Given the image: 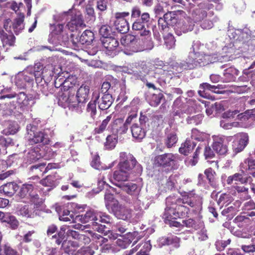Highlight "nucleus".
Here are the masks:
<instances>
[{"instance_id": "a18cd8bd", "label": "nucleus", "mask_w": 255, "mask_h": 255, "mask_svg": "<svg viewBox=\"0 0 255 255\" xmlns=\"http://www.w3.org/2000/svg\"><path fill=\"white\" fill-rule=\"evenodd\" d=\"M232 198L230 195L222 194L217 200L218 204L221 207L229 206L231 203Z\"/></svg>"}, {"instance_id": "e2e57ef3", "label": "nucleus", "mask_w": 255, "mask_h": 255, "mask_svg": "<svg viewBox=\"0 0 255 255\" xmlns=\"http://www.w3.org/2000/svg\"><path fill=\"white\" fill-rule=\"evenodd\" d=\"M0 255H19L16 251L10 247L4 246L3 249L0 246Z\"/></svg>"}, {"instance_id": "5fc2aeb1", "label": "nucleus", "mask_w": 255, "mask_h": 255, "mask_svg": "<svg viewBox=\"0 0 255 255\" xmlns=\"http://www.w3.org/2000/svg\"><path fill=\"white\" fill-rule=\"evenodd\" d=\"M15 83L16 86L20 89L25 88L27 85L24 81V77L22 76L20 72L17 73L15 76Z\"/></svg>"}, {"instance_id": "2f4dec72", "label": "nucleus", "mask_w": 255, "mask_h": 255, "mask_svg": "<svg viewBox=\"0 0 255 255\" xmlns=\"http://www.w3.org/2000/svg\"><path fill=\"white\" fill-rule=\"evenodd\" d=\"M195 145V143L193 141L190 139H187L185 142L181 144L179 151L181 154L188 155L194 149Z\"/></svg>"}, {"instance_id": "4be33fe9", "label": "nucleus", "mask_w": 255, "mask_h": 255, "mask_svg": "<svg viewBox=\"0 0 255 255\" xmlns=\"http://www.w3.org/2000/svg\"><path fill=\"white\" fill-rule=\"evenodd\" d=\"M250 177H248L241 172L236 173L234 174L229 176L227 179V183L229 185L232 184H237L240 183L244 184L248 181Z\"/></svg>"}, {"instance_id": "ea45409f", "label": "nucleus", "mask_w": 255, "mask_h": 255, "mask_svg": "<svg viewBox=\"0 0 255 255\" xmlns=\"http://www.w3.org/2000/svg\"><path fill=\"white\" fill-rule=\"evenodd\" d=\"M70 40V38L67 34L65 33L64 31L59 36H58L56 38L49 39V41L53 44L55 45H65L66 43Z\"/></svg>"}, {"instance_id": "b1692460", "label": "nucleus", "mask_w": 255, "mask_h": 255, "mask_svg": "<svg viewBox=\"0 0 255 255\" xmlns=\"http://www.w3.org/2000/svg\"><path fill=\"white\" fill-rule=\"evenodd\" d=\"M101 40L103 46L109 51H114L119 45L118 40L113 37L102 38Z\"/></svg>"}, {"instance_id": "1a4fd4ad", "label": "nucleus", "mask_w": 255, "mask_h": 255, "mask_svg": "<svg viewBox=\"0 0 255 255\" xmlns=\"http://www.w3.org/2000/svg\"><path fill=\"white\" fill-rule=\"evenodd\" d=\"M58 105L64 108H68L71 111H75L77 113H80L78 103L76 101V97L74 95H70L68 92L63 93L59 95L58 98Z\"/></svg>"}, {"instance_id": "6e6d98bb", "label": "nucleus", "mask_w": 255, "mask_h": 255, "mask_svg": "<svg viewBox=\"0 0 255 255\" xmlns=\"http://www.w3.org/2000/svg\"><path fill=\"white\" fill-rule=\"evenodd\" d=\"M97 221L103 223L109 224L111 222V217L105 213L98 212L97 213Z\"/></svg>"}, {"instance_id": "393cba45", "label": "nucleus", "mask_w": 255, "mask_h": 255, "mask_svg": "<svg viewBox=\"0 0 255 255\" xmlns=\"http://www.w3.org/2000/svg\"><path fill=\"white\" fill-rule=\"evenodd\" d=\"M43 71H36V72H33L34 77L37 86L42 92L45 95H47L48 85L45 81H43Z\"/></svg>"}, {"instance_id": "cd10ccee", "label": "nucleus", "mask_w": 255, "mask_h": 255, "mask_svg": "<svg viewBox=\"0 0 255 255\" xmlns=\"http://www.w3.org/2000/svg\"><path fill=\"white\" fill-rule=\"evenodd\" d=\"M195 194L193 191H191L188 193H185L184 195L182 196V198H176V201H177L179 203L182 204H187L189 206L193 207L194 206V199Z\"/></svg>"}, {"instance_id": "f8f14e48", "label": "nucleus", "mask_w": 255, "mask_h": 255, "mask_svg": "<svg viewBox=\"0 0 255 255\" xmlns=\"http://www.w3.org/2000/svg\"><path fill=\"white\" fill-rule=\"evenodd\" d=\"M214 5L209 3H200L197 7L193 9L191 12V16L195 22H200L207 15V10L212 9Z\"/></svg>"}, {"instance_id": "49530a36", "label": "nucleus", "mask_w": 255, "mask_h": 255, "mask_svg": "<svg viewBox=\"0 0 255 255\" xmlns=\"http://www.w3.org/2000/svg\"><path fill=\"white\" fill-rule=\"evenodd\" d=\"M164 44L166 48L170 49L175 47V40L174 36L171 33H167L164 37Z\"/></svg>"}, {"instance_id": "f257e3e1", "label": "nucleus", "mask_w": 255, "mask_h": 255, "mask_svg": "<svg viewBox=\"0 0 255 255\" xmlns=\"http://www.w3.org/2000/svg\"><path fill=\"white\" fill-rule=\"evenodd\" d=\"M120 158L119 169L114 172L112 182L128 194L136 195L139 191L137 185L127 181L129 172L133 167L136 168L138 173H140L142 171V167L140 164H136L135 158L130 154L121 152Z\"/></svg>"}, {"instance_id": "58836bf2", "label": "nucleus", "mask_w": 255, "mask_h": 255, "mask_svg": "<svg viewBox=\"0 0 255 255\" xmlns=\"http://www.w3.org/2000/svg\"><path fill=\"white\" fill-rule=\"evenodd\" d=\"M18 189L17 184L14 182L8 183L2 187V190L5 195L11 196Z\"/></svg>"}, {"instance_id": "9b49d317", "label": "nucleus", "mask_w": 255, "mask_h": 255, "mask_svg": "<svg viewBox=\"0 0 255 255\" xmlns=\"http://www.w3.org/2000/svg\"><path fill=\"white\" fill-rule=\"evenodd\" d=\"M129 12H118L115 13V16L116 20L114 22V25L116 29L121 33H126L129 29L128 22L126 19L127 17L129 16Z\"/></svg>"}, {"instance_id": "20e7f679", "label": "nucleus", "mask_w": 255, "mask_h": 255, "mask_svg": "<svg viewBox=\"0 0 255 255\" xmlns=\"http://www.w3.org/2000/svg\"><path fill=\"white\" fill-rule=\"evenodd\" d=\"M97 211L94 210H90L86 212L83 215H77L75 218L73 214H70V212L68 210H64L62 215H59V219L60 221L68 222L72 221V222H80L82 223H86L92 221V225L94 222L97 221Z\"/></svg>"}, {"instance_id": "a19ab883", "label": "nucleus", "mask_w": 255, "mask_h": 255, "mask_svg": "<svg viewBox=\"0 0 255 255\" xmlns=\"http://www.w3.org/2000/svg\"><path fill=\"white\" fill-rule=\"evenodd\" d=\"M179 239L177 237L170 235L166 238H163L162 244L164 245H172L175 248H178L179 247Z\"/></svg>"}, {"instance_id": "39448f33", "label": "nucleus", "mask_w": 255, "mask_h": 255, "mask_svg": "<svg viewBox=\"0 0 255 255\" xmlns=\"http://www.w3.org/2000/svg\"><path fill=\"white\" fill-rule=\"evenodd\" d=\"M150 24V15L147 12H143L140 18L136 19L132 25V29L134 31H137L141 36L146 38L150 37L151 32L149 25Z\"/></svg>"}, {"instance_id": "052dcab7", "label": "nucleus", "mask_w": 255, "mask_h": 255, "mask_svg": "<svg viewBox=\"0 0 255 255\" xmlns=\"http://www.w3.org/2000/svg\"><path fill=\"white\" fill-rule=\"evenodd\" d=\"M29 199L30 202L34 204V207H39L43 203V200L40 198L36 194H29Z\"/></svg>"}, {"instance_id": "f3484780", "label": "nucleus", "mask_w": 255, "mask_h": 255, "mask_svg": "<svg viewBox=\"0 0 255 255\" xmlns=\"http://www.w3.org/2000/svg\"><path fill=\"white\" fill-rule=\"evenodd\" d=\"M93 98L95 99L100 109L105 110L109 109L114 102V99L110 94L103 95L95 92L93 93Z\"/></svg>"}, {"instance_id": "0eeeda50", "label": "nucleus", "mask_w": 255, "mask_h": 255, "mask_svg": "<svg viewBox=\"0 0 255 255\" xmlns=\"http://www.w3.org/2000/svg\"><path fill=\"white\" fill-rule=\"evenodd\" d=\"M200 57L197 58L194 62L192 63H188L185 65V68L187 70L193 69L198 66H204L210 63H213L217 61H228L229 57L227 55H223L220 57H214V59H210V55H206L202 53L200 54Z\"/></svg>"}, {"instance_id": "e433bc0d", "label": "nucleus", "mask_w": 255, "mask_h": 255, "mask_svg": "<svg viewBox=\"0 0 255 255\" xmlns=\"http://www.w3.org/2000/svg\"><path fill=\"white\" fill-rule=\"evenodd\" d=\"M94 39V34L90 30H85L80 36V42L82 45L89 44Z\"/></svg>"}, {"instance_id": "09e8293b", "label": "nucleus", "mask_w": 255, "mask_h": 255, "mask_svg": "<svg viewBox=\"0 0 255 255\" xmlns=\"http://www.w3.org/2000/svg\"><path fill=\"white\" fill-rule=\"evenodd\" d=\"M207 137V135L205 132H200L197 129H193L191 133L192 139H194L198 141H203Z\"/></svg>"}, {"instance_id": "473e14b6", "label": "nucleus", "mask_w": 255, "mask_h": 255, "mask_svg": "<svg viewBox=\"0 0 255 255\" xmlns=\"http://www.w3.org/2000/svg\"><path fill=\"white\" fill-rule=\"evenodd\" d=\"M78 246L77 242L71 241H64L62 244V249L68 254H73L75 249Z\"/></svg>"}, {"instance_id": "3c124183", "label": "nucleus", "mask_w": 255, "mask_h": 255, "mask_svg": "<svg viewBox=\"0 0 255 255\" xmlns=\"http://www.w3.org/2000/svg\"><path fill=\"white\" fill-rule=\"evenodd\" d=\"M175 203L179 218L186 215L189 211V208L184 205V204L179 203L177 201H176Z\"/></svg>"}, {"instance_id": "0e129e2a", "label": "nucleus", "mask_w": 255, "mask_h": 255, "mask_svg": "<svg viewBox=\"0 0 255 255\" xmlns=\"http://www.w3.org/2000/svg\"><path fill=\"white\" fill-rule=\"evenodd\" d=\"M194 24L193 23H189L188 21L184 22L181 26L180 23H178L176 25L177 28H180L181 30L184 33L187 32L189 31L193 30L194 27Z\"/></svg>"}, {"instance_id": "a878e982", "label": "nucleus", "mask_w": 255, "mask_h": 255, "mask_svg": "<svg viewBox=\"0 0 255 255\" xmlns=\"http://www.w3.org/2000/svg\"><path fill=\"white\" fill-rule=\"evenodd\" d=\"M128 127L124 123L122 119L115 120L112 125V129L113 132L120 134L125 133L128 129Z\"/></svg>"}, {"instance_id": "72a5a7b5", "label": "nucleus", "mask_w": 255, "mask_h": 255, "mask_svg": "<svg viewBox=\"0 0 255 255\" xmlns=\"http://www.w3.org/2000/svg\"><path fill=\"white\" fill-rule=\"evenodd\" d=\"M235 192L232 194L235 196H238L242 200H246L250 198V196L248 194V188L244 186H236L234 187Z\"/></svg>"}, {"instance_id": "7ed1b4c3", "label": "nucleus", "mask_w": 255, "mask_h": 255, "mask_svg": "<svg viewBox=\"0 0 255 255\" xmlns=\"http://www.w3.org/2000/svg\"><path fill=\"white\" fill-rule=\"evenodd\" d=\"M13 98H15L16 101V104L12 105L11 108L12 109H18V113L28 111L34 104L32 97H28L23 92H20L17 95L15 93H11L0 97V99Z\"/></svg>"}, {"instance_id": "37998d69", "label": "nucleus", "mask_w": 255, "mask_h": 255, "mask_svg": "<svg viewBox=\"0 0 255 255\" xmlns=\"http://www.w3.org/2000/svg\"><path fill=\"white\" fill-rule=\"evenodd\" d=\"M40 183L47 187H55L57 184L56 175H49L40 181Z\"/></svg>"}, {"instance_id": "603ef678", "label": "nucleus", "mask_w": 255, "mask_h": 255, "mask_svg": "<svg viewBox=\"0 0 255 255\" xmlns=\"http://www.w3.org/2000/svg\"><path fill=\"white\" fill-rule=\"evenodd\" d=\"M97 103L95 99L90 101L87 105V112L90 114L91 117L94 118L97 113L96 104Z\"/></svg>"}, {"instance_id": "aec40b11", "label": "nucleus", "mask_w": 255, "mask_h": 255, "mask_svg": "<svg viewBox=\"0 0 255 255\" xmlns=\"http://www.w3.org/2000/svg\"><path fill=\"white\" fill-rule=\"evenodd\" d=\"M85 26L86 25L84 23L82 15L79 13L73 16L71 20L66 25V27L71 31H74L79 27Z\"/></svg>"}, {"instance_id": "ddd939ff", "label": "nucleus", "mask_w": 255, "mask_h": 255, "mask_svg": "<svg viewBox=\"0 0 255 255\" xmlns=\"http://www.w3.org/2000/svg\"><path fill=\"white\" fill-rule=\"evenodd\" d=\"M40 150L38 148H34L31 149L26 155V159L28 162L31 163L40 159L41 157H43L45 159H49L54 156L55 153L51 148H47L46 153L42 155L40 153Z\"/></svg>"}, {"instance_id": "4d7b16f0", "label": "nucleus", "mask_w": 255, "mask_h": 255, "mask_svg": "<svg viewBox=\"0 0 255 255\" xmlns=\"http://www.w3.org/2000/svg\"><path fill=\"white\" fill-rule=\"evenodd\" d=\"M105 201L107 209L109 211H110L112 209L114 201L118 200L114 199L113 194L106 193L105 195Z\"/></svg>"}, {"instance_id": "f03ea898", "label": "nucleus", "mask_w": 255, "mask_h": 255, "mask_svg": "<svg viewBox=\"0 0 255 255\" xmlns=\"http://www.w3.org/2000/svg\"><path fill=\"white\" fill-rule=\"evenodd\" d=\"M146 41L137 39L134 35H127L121 40L122 43L127 47L125 53L130 55L132 53L143 51L144 50H151L154 45L151 38L145 37Z\"/></svg>"}, {"instance_id": "9d476101", "label": "nucleus", "mask_w": 255, "mask_h": 255, "mask_svg": "<svg viewBox=\"0 0 255 255\" xmlns=\"http://www.w3.org/2000/svg\"><path fill=\"white\" fill-rule=\"evenodd\" d=\"M175 202L176 198L174 196L168 197L166 199V208L165 209L163 218L166 223L167 221L175 220L179 218Z\"/></svg>"}, {"instance_id": "79ce46f5", "label": "nucleus", "mask_w": 255, "mask_h": 255, "mask_svg": "<svg viewBox=\"0 0 255 255\" xmlns=\"http://www.w3.org/2000/svg\"><path fill=\"white\" fill-rule=\"evenodd\" d=\"M163 18L169 25L174 26L177 24L178 15L174 11H170L164 14Z\"/></svg>"}, {"instance_id": "338daca9", "label": "nucleus", "mask_w": 255, "mask_h": 255, "mask_svg": "<svg viewBox=\"0 0 255 255\" xmlns=\"http://www.w3.org/2000/svg\"><path fill=\"white\" fill-rule=\"evenodd\" d=\"M85 13L87 15V18L89 21L93 22L95 19L94 8L90 6H87L85 9Z\"/></svg>"}, {"instance_id": "412c9836", "label": "nucleus", "mask_w": 255, "mask_h": 255, "mask_svg": "<svg viewBox=\"0 0 255 255\" xmlns=\"http://www.w3.org/2000/svg\"><path fill=\"white\" fill-rule=\"evenodd\" d=\"M89 92V88L86 85H82L77 90L76 101L78 103L79 109L82 111V106L83 103L85 102Z\"/></svg>"}, {"instance_id": "864d4df0", "label": "nucleus", "mask_w": 255, "mask_h": 255, "mask_svg": "<svg viewBox=\"0 0 255 255\" xmlns=\"http://www.w3.org/2000/svg\"><path fill=\"white\" fill-rule=\"evenodd\" d=\"M63 25L62 24H59L55 25L54 29L50 33L49 39H54V38H56L58 36L60 35L62 33H63Z\"/></svg>"}, {"instance_id": "de8ad7c7", "label": "nucleus", "mask_w": 255, "mask_h": 255, "mask_svg": "<svg viewBox=\"0 0 255 255\" xmlns=\"http://www.w3.org/2000/svg\"><path fill=\"white\" fill-rule=\"evenodd\" d=\"M177 141V137L174 132H172L167 134L165 139V144L168 147L174 146Z\"/></svg>"}, {"instance_id": "f704fd0d", "label": "nucleus", "mask_w": 255, "mask_h": 255, "mask_svg": "<svg viewBox=\"0 0 255 255\" xmlns=\"http://www.w3.org/2000/svg\"><path fill=\"white\" fill-rule=\"evenodd\" d=\"M241 204V203L239 201H236L234 203L230 204V206L225 208L222 211V214L224 216H228V214H231V215L234 214L238 211Z\"/></svg>"}, {"instance_id": "a211bd4d", "label": "nucleus", "mask_w": 255, "mask_h": 255, "mask_svg": "<svg viewBox=\"0 0 255 255\" xmlns=\"http://www.w3.org/2000/svg\"><path fill=\"white\" fill-rule=\"evenodd\" d=\"M187 112L188 106L181 101V99L180 97L177 98L173 103L171 116L180 118L183 116L184 114Z\"/></svg>"}, {"instance_id": "7c9ffc66", "label": "nucleus", "mask_w": 255, "mask_h": 255, "mask_svg": "<svg viewBox=\"0 0 255 255\" xmlns=\"http://www.w3.org/2000/svg\"><path fill=\"white\" fill-rule=\"evenodd\" d=\"M0 37L3 46H12L15 41V37L12 34H8L3 30H0Z\"/></svg>"}, {"instance_id": "6e6552de", "label": "nucleus", "mask_w": 255, "mask_h": 255, "mask_svg": "<svg viewBox=\"0 0 255 255\" xmlns=\"http://www.w3.org/2000/svg\"><path fill=\"white\" fill-rule=\"evenodd\" d=\"M37 128L36 126L31 124L27 125L26 131L27 133V138L30 143H42L44 144H47L49 142L48 135L43 131H36Z\"/></svg>"}, {"instance_id": "8fccbe9b", "label": "nucleus", "mask_w": 255, "mask_h": 255, "mask_svg": "<svg viewBox=\"0 0 255 255\" xmlns=\"http://www.w3.org/2000/svg\"><path fill=\"white\" fill-rule=\"evenodd\" d=\"M32 213L31 207H29L28 205H24L21 207L18 211V215L27 218L31 217Z\"/></svg>"}, {"instance_id": "c03bdc74", "label": "nucleus", "mask_w": 255, "mask_h": 255, "mask_svg": "<svg viewBox=\"0 0 255 255\" xmlns=\"http://www.w3.org/2000/svg\"><path fill=\"white\" fill-rule=\"evenodd\" d=\"M33 186L31 184H24L21 187L19 192V196L21 198L25 197H29V194H33L32 192L33 191Z\"/></svg>"}, {"instance_id": "4c0bfd02", "label": "nucleus", "mask_w": 255, "mask_h": 255, "mask_svg": "<svg viewBox=\"0 0 255 255\" xmlns=\"http://www.w3.org/2000/svg\"><path fill=\"white\" fill-rule=\"evenodd\" d=\"M255 168V161L250 159H246L240 164V171L246 176V172L247 170Z\"/></svg>"}, {"instance_id": "bb28decb", "label": "nucleus", "mask_w": 255, "mask_h": 255, "mask_svg": "<svg viewBox=\"0 0 255 255\" xmlns=\"http://www.w3.org/2000/svg\"><path fill=\"white\" fill-rule=\"evenodd\" d=\"M131 131L133 138L138 140L143 139L145 136L144 127L139 126L138 124H134L131 127Z\"/></svg>"}, {"instance_id": "dca6fc26", "label": "nucleus", "mask_w": 255, "mask_h": 255, "mask_svg": "<svg viewBox=\"0 0 255 255\" xmlns=\"http://www.w3.org/2000/svg\"><path fill=\"white\" fill-rule=\"evenodd\" d=\"M228 138L224 136H213L212 147L218 154L225 155L228 152Z\"/></svg>"}, {"instance_id": "774afa93", "label": "nucleus", "mask_w": 255, "mask_h": 255, "mask_svg": "<svg viewBox=\"0 0 255 255\" xmlns=\"http://www.w3.org/2000/svg\"><path fill=\"white\" fill-rule=\"evenodd\" d=\"M94 252L89 247L82 248L77 251L75 255H93Z\"/></svg>"}, {"instance_id": "4468645a", "label": "nucleus", "mask_w": 255, "mask_h": 255, "mask_svg": "<svg viewBox=\"0 0 255 255\" xmlns=\"http://www.w3.org/2000/svg\"><path fill=\"white\" fill-rule=\"evenodd\" d=\"M111 211L118 219L127 220L131 217V210L120 204L118 201H115L113 204Z\"/></svg>"}, {"instance_id": "13d9d810", "label": "nucleus", "mask_w": 255, "mask_h": 255, "mask_svg": "<svg viewBox=\"0 0 255 255\" xmlns=\"http://www.w3.org/2000/svg\"><path fill=\"white\" fill-rule=\"evenodd\" d=\"M22 76L24 77L25 82L27 84L32 85L33 83V72H29L28 71H23L20 72Z\"/></svg>"}, {"instance_id": "c85d7f7f", "label": "nucleus", "mask_w": 255, "mask_h": 255, "mask_svg": "<svg viewBox=\"0 0 255 255\" xmlns=\"http://www.w3.org/2000/svg\"><path fill=\"white\" fill-rule=\"evenodd\" d=\"M24 15L23 13H20L18 17L16 18L12 23V29L15 34L17 35L20 33L24 28L23 23Z\"/></svg>"}, {"instance_id": "c9c22d12", "label": "nucleus", "mask_w": 255, "mask_h": 255, "mask_svg": "<svg viewBox=\"0 0 255 255\" xmlns=\"http://www.w3.org/2000/svg\"><path fill=\"white\" fill-rule=\"evenodd\" d=\"M234 222L239 227L245 228L251 224V221L247 216L241 215L236 217Z\"/></svg>"}, {"instance_id": "5701e85b", "label": "nucleus", "mask_w": 255, "mask_h": 255, "mask_svg": "<svg viewBox=\"0 0 255 255\" xmlns=\"http://www.w3.org/2000/svg\"><path fill=\"white\" fill-rule=\"evenodd\" d=\"M0 220L2 222H5L8 224L13 229L17 228L19 225V222L15 217L11 215L9 213L1 212Z\"/></svg>"}, {"instance_id": "680f3d73", "label": "nucleus", "mask_w": 255, "mask_h": 255, "mask_svg": "<svg viewBox=\"0 0 255 255\" xmlns=\"http://www.w3.org/2000/svg\"><path fill=\"white\" fill-rule=\"evenodd\" d=\"M117 140L115 136L108 135L106 138L105 145L108 149H112L115 147Z\"/></svg>"}, {"instance_id": "423d86ee", "label": "nucleus", "mask_w": 255, "mask_h": 255, "mask_svg": "<svg viewBox=\"0 0 255 255\" xmlns=\"http://www.w3.org/2000/svg\"><path fill=\"white\" fill-rule=\"evenodd\" d=\"M201 46V44L199 41H194L186 60L180 62H176L173 65V68L178 73H180L183 70H187V68H185V65H187L188 63H192L197 59V58L200 57L201 53L199 50H200Z\"/></svg>"}, {"instance_id": "bf43d9fd", "label": "nucleus", "mask_w": 255, "mask_h": 255, "mask_svg": "<svg viewBox=\"0 0 255 255\" xmlns=\"http://www.w3.org/2000/svg\"><path fill=\"white\" fill-rule=\"evenodd\" d=\"M182 223L185 226L189 228L192 227L195 230H197L199 228H198V226H200V228H202L203 226V223L201 222H200L198 225H196L195 221L192 219L182 220Z\"/></svg>"}, {"instance_id": "69168bd1", "label": "nucleus", "mask_w": 255, "mask_h": 255, "mask_svg": "<svg viewBox=\"0 0 255 255\" xmlns=\"http://www.w3.org/2000/svg\"><path fill=\"white\" fill-rule=\"evenodd\" d=\"M225 101L216 102L212 104V108L215 110V114L222 112L225 110Z\"/></svg>"}, {"instance_id": "6ab92c4d", "label": "nucleus", "mask_w": 255, "mask_h": 255, "mask_svg": "<svg viewBox=\"0 0 255 255\" xmlns=\"http://www.w3.org/2000/svg\"><path fill=\"white\" fill-rule=\"evenodd\" d=\"M249 136L246 133H242L236 136V140L233 142V149L236 153L242 151L248 143Z\"/></svg>"}, {"instance_id": "c756f323", "label": "nucleus", "mask_w": 255, "mask_h": 255, "mask_svg": "<svg viewBox=\"0 0 255 255\" xmlns=\"http://www.w3.org/2000/svg\"><path fill=\"white\" fill-rule=\"evenodd\" d=\"M239 71L234 67H230L226 69L223 75V81L225 82H230L236 80V76L238 75Z\"/></svg>"}, {"instance_id": "2eb2a0df", "label": "nucleus", "mask_w": 255, "mask_h": 255, "mask_svg": "<svg viewBox=\"0 0 255 255\" xmlns=\"http://www.w3.org/2000/svg\"><path fill=\"white\" fill-rule=\"evenodd\" d=\"M177 156L172 153H165L157 156L155 161L157 164L163 167L168 169H175L177 164Z\"/></svg>"}]
</instances>
